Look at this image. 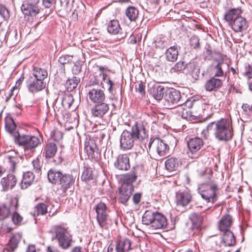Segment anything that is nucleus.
<instances>
[{
	"label": "nucleus",
	"mask_w": 252,
	"mask_h": 252,
	"mask_svg": "<svg viewBox=\"0 0 252 252\" xmlns=\"http://www.w3.org/2000/svg\"><path fill=\"white\" fill-rule=\"evenodd\" d=\"M12 220L14 224L19 225L23 220V218L17 212V210L12 211Z\"/></svg>",
	"instance_id": "nucleus-52"
},
{
	"label": "nucleus",
	"mask_w": 252,
	"mask_h": 252,
	"mask_svg": "<svg viewBox=\"0 0 252 252\" xmlns=\"http://www.w3.org/2000/svg\"><path fill=\"white\" fill-rule=\"evenodd\" d=\"M100 82L99 79H95L94 81H91V84L87 87V96L90 101L92 103L101 102L102 101H105L106 95L104 90L99 87L94 86L97 85Z\"/></svg>",
	"instance_id": "nucleus-4"
},
{
	"label": "nucleus",
	"mask_w": 252,
	"mask_h": 252,
	"mask_svg": "<svg viewBox=\"0 0 252 252\" xmlns=\"http://www.w3.org/2000/svg\"><path fill=\"white\" fill-rule=\"evenodd\" d=\"M22 236L19 233L14 234L9 240L8 243L9 251H14L17 248L19 243L21 241Z\"/></svg>",
	"instance_id": "nucleus-43"
},
{
	"label": "nucleus",
	"mask_w": 252,
	"mask_h": 252,
	"mask_svg": "<svg viewBox=\"0 0 252 252\" xmlns=\"http://www.w3.org/2000/svg\"><path fill=\"white\" fill-rule=\"evenodd\" d=\"M178 55V50L175 46L169 47L165 53L166 60L172 62H174L177 60Z\"/></svg>",
	"instance_id": "nucleus-38"
},
{
	"label": "nucleus",
	"mask_w": 252,
	"mask_h": 252,
	"mask_svg": "<svg viewBox=\"0 0 252 252\" xmlns=\"http://www.w3.org/2000/svg\"><path fill=\"white\" fill-rule=\"evenodd\" d=\"M125 15L130 22H136L138 18L139 10L133 6H129L125 10Z\"/></svg>",
	"instance_id": "nucleus-33"
},
{
	"label": "nucleus",
	"mask_w": 252,
	"mask_h": 252,
	"mask_svg": "<svg viewBox=\"0 0 252 252\" xmlns=\"http://www.w3.org/2000/svg\"><path fill=\"white\" fill-rule=\"evenodd\" d=\"M114 165L117 169L122 171H127L130 168L129 159L126 154L119 155L115 162Z\"/></svg>",
	"instance_id": "nucleus-15"
},
{
	"label": "nucleus",
	"mask_w": 252,
	"mask_h": 252,
	"mask_svg": "<svg viewBox=\"0 0 252 252\" xmlns=\"http://www.w3.org/2000/svg\"><path fill=\"white\" fill-rule=\"evenodd\" d=\"M103 67L102 66L99 67V69L101 71V73L99 74V76L96 75V76H94L95 79H99V78H102L103 80L106 82L107 85H108V90L109 93L111 94H113V86L114 85V83L111 81L110 78L108 77L107 78V76L106 74L102 72V70L103 69Z\"/></svg>",
	"instance_id": "nucleus-42"
},
{
	"label": "nucleus",
	"mask_w": 252,
	"mask_h": 252,
	"mask_svg": "<svg viewBox=\"0 0 252 252\" xmlns=\"http://www.w3.org/2000/svg\"><path fill=\"white\" fill-rule=\"evenodd\" d=\"M1 184L5 190L9 188H12L17 183V179L13 174H9L1 180Z\"/></svg>",
	"instance_id": "nucleus-26"
},
{
	"label": "nucleus",
	"mask_w": 252,
	"mask_h": 252,
	"mask_svg": "<svg viewBox=\"0 0 252 252\" xmlns=\"http://www.w3.org/2000/svg\"><path fill=\"white\" fill-rule=\"evenodd\" d=\"M131 242L128 239L118 240L115 246L116 252H128L131 249Z\"/></svg>",
	"instance_id": "nucleus-23"
},
{
	"label": "nucleus",
	"mask_w": 252,
	"mask_h": 252,
	"mask_svg": "<svg viewBox=\"0 0 252 252\" xmlns=\"http://www.w3.org/2000/svg\"><path fill=\"white\" fill-rule=\"evenodd\" d=\"M230 27L235 32H243L246 31L248 27V24L246 19L241 16L238 17L234 22L230 24Z\"/></svg>",
	"instance_id": "nucleus-18"
},
{
	"label": "nucleus",
	"mask_w": 252,
	"mask_h": 252,
	"mask_svg": "<svg viewBox=\"0 0 252 252\" xmlns=\"http://www.w3.org/2000/svg\"><path fill=\"white\" fill-rule=\"evenodd\" d=\"M186 63L184 61H179L171 68V71L175 72L178 71H181L186 68Z\"/></svg>",
	"instance_id": "nucleus-51"
},
{
	"label": "nucleus",
	"mask_w": 252,
	"mask_h": 252,
	"mask_svg": "<svg viewBox=\"0 0 252 252\" xmlns=\"http://www.w3.org/2000/svg\"><path fill=\"white\" fill-rule=\"evenodd\" d=\"M222 241L225 246H231L235 245L236 239L233 233L230 230L223 231Z\"/></svg>",
	"instance_id": "nucleus-34"
},
{
	"label": "nucleus",
	"mask_w": 252,
	"mask_h": 252,
	"mask_svg": "<svg viewBox=\"0 0 252 252\" xmlns=\"http://www.w3.org/2000/svg\"><path fill=\"white\" fill-rule=\"evenodd\" d=\"M81 64L79 63H75L72 69L73 74L76 75H79L81 72Z\"/></svg>",
	"instance_id": "nucleus-60"
},
{
	"label": "nucleus",
	"mask_w": 252,
	"mask_h": 252,
	"mask_svg": "<svg viewBox=\"0 0 252 252\" xmlns=\"http://www.w3.org/2000/svg\"><path fill=\"white\" fill-rule=\"evenodd\" d=\"M32 164L33 167V169L35 170V172L39 174L41 172V168L42 166L41 162L39 158L37 157L36 158V159L33 160L32 161Z\"/></svg>",
	"instance_id": "nucleus-53"
},
{
	"label": "nucleus",
	"mask_w": 252,
	"mask_h": 252,
	"mask_svg": "<svg viewBox=\"0 0 252 252\" xmlns=\"http://www.w3.org/2000/svg\"><path fill=\"white\" fill-rule=\"evenodd\" d=\"M181 102L176 104L177 106L175 108L174 112L177 114L179 116L182 118L187 119L188 117V111L185 108L186 106L188 108L192 107V101L188 100L186 102H183L182 100Z\"/></svg>",
	"instance_id": "nucleus-20"
},
{
	"label": "nucleus",
	"mask_w": 252,
	"mask_h": 252,
	"mask_svg": "<svg viewBox=\"0 0 252 252\" xmlns=\"http://www.w3.org/2000/svg\"><path fill=\"white\" fill-rule=\"evenodd\" d=\"M14 141L22 146L25 152L30 151L32 153L40 144V139L37 137L25 134L20 135L19 133L14 134Z\"/></svg>",
	"instance_id": "nucleus-5"
},
{
	"label": "nucleus",
	"mask_w": 252,
	"mask_h": 252,
	"mask_svg": "<svg viewBox=\"0 0 252 252\" xmlns=\"http://www.w3.org/2000/svg\"><path fill=\"white\" fill-rule=\"evenodd\" d=\"M186 68L189 72H193L196 70H198L197 63L194 61L186 63Z\"/></svg>",
	"instance_id": "nucleus-57"
},
{
	"label": "nucleus",
	"mask_w": 252,
	"mask_h": 252,
	"mask_svg": "<svg viewBox=\"0 0 252 252\" xmlns=\"http://www.w3.org/2000/svg\"><path fill=\"white\" fill-rule=\"evenodd\" d=\"M191 195L188 190H180L176 193V201L178 205L186 206L191 201Z\"/></svg>",
	"instance_id": "nucleus-16"
},
{
	"label": "nucleus",
	"mask_w": 252,
	"mask_h": 252,
	"mask_svg": "<svg viewBox=\"0 0 252 252\" xmlns=\"http://www.w3.org/2000/svg\"><path fill=\"white\" fill-rule=\"evenodd\" d=\"M243 112L246 115H251L252 114V106L247 103L243 104L242 106Z\"/></svg>",
	"instance_id": "nucleus-59"
},
{
	"label": "nucleus",
	"mask_w": 252,
	"mask_h": 252,
	"mask_svg": "<svg viewBox=\"0 0 252 252\" xmlns=\"http://www.w3.org/2000/svg\"><path fill=\"white\" fill-rule=\"evenodd\" d=\"M72 58L73 56L63 55L59 58V62L62 64H66L72 61Z\"/></svg>",
	"instance_id": "nucleus-55"
},
{
	"label": "nucleus",
	"mask_w": 252,
	"mask_h": 252,
	"mask_svg": "<svg viewBox=\"0 0 252 252\" xmlns=\"http://www.w3.org/2000/svg\"><path fill=\"white\" fill-rule=\"evenodd\" d=\"M133 191V186L126 187V185H122L119 189V201L123 204L126 203L129 199Z\"/></svg>",
	"instance_id": "nucleus-17"
},
{
	"label": "nucleus",
	"mask_w": 252,
	"mask_h": 252,
	"mask_svg": "<svg viewBox=\"0 0 252 252\" xmlns=\"http://www.w3.org/2000/svg\"><path fill=\"white\" fill-rule=\"evenodd\" d=\"M155 46L157 48L163 49L166 47V42L161 39H157L155 41Z\"/></svg>",
	"instance_id": "nucleus-61"
},
{
	"label": "nucleus",
	"mask_w": 252,
	"mask_h": 252,
	"mask_svg": "<svg viewBox=\"0 0 252 252\" xmlns=\"http://www.w3.org/2000/svg\"><path fill=\"white\" fill-rule=\"evenodd\" d=\"M181 165L180 160L178 158L171 157L165 162L166 169L170 172L177 171Z\"/></svg>",
	"instance_id": "nucleus-25"
},
{
	"label": "nucleus",
	"mask_w": 252,
	"mask_h": 252,
	"mask_svg": "<svg viewBox=\"0 0 252 252\" xmlns=\"http://www.w3.org/2000/svg\"><path fill=\"white\" fill-rule=\"evenodd\" d=\"M225 67L228 68V64L223 62H218L212 69L213 74H214L213 77L216 78L223 76L224 72L222 69Z\"/></svg>",
	"instance_id": "nucleus-37"
},
{
	"label": "nucleus",
	"mask_w": 252,
	"mask_h": 252,
	"mask_svg": "<svg viewBox=\"0 0 252 252\" xmlns=\"http://www.w3.org/2000/svg\"><path fill=\"white\" fill-rule=\"evenodd\" d=\"M17 159H18L15 157H8L9 163L11 168L13 171L14 170V169L16 167Z\"/></svg>",
	"instance_id": "nucleus-62"
},
{
	"label": "nucleus",
	"mask_w": 252,
	"mask_h": 252,
	"mask_svg": "<svg viewBox=\"0 0 252 252\" xmlns=\"http://www.w3.org/2000/svg\"><path fill=\"white\" fill-rule=\"evenodd\" d=\"M156 213L157 212H154L152 210L146 211L142 217V223L147 225L150 224L152 225Z\"/></svg>",
	"instance_id": "nucleus-41"
},
{
	"label": "nucleus",
	"mask_w": 252,
	"mask_h": 252,
	"mask_svg": "<svg viewBox=\"0 0 252 252\" xmlns=\"http://www.w3.org/2000/svg\"><path fill=\"white\" fill-rule=\"evenodd\" d=\"M232 219L229 215H224L220 221L219 229L220 231L230 230L229 228L231 225Z\"/></svg>",
	"instance_id": "nucleus-30"
},
{
	"label": "nucleus",
	"mask_w": 252,
	"mask_h": 252,
	"mask_svg": "<svg viewBox=\"0 0 252 252\" xmlns=\"http://www.w3.org/2000/svg\"><path fill=\"white\" fill-rule=\"evenodd\" d=\"M80 81V78L76 76L68 79L65 83V87L67 91L71 92L73 91L76 88Z\"/></svg>",
	"instance_id": "nucleus-44"
},
{
	"label": "nucleus",
	"mask_w": 252,
	"mask_h": 252,
	"mask_svg": "<svg viewBox=\"0 0 252 252\" xmlns=\"http://www.w3.org/2000/svg\"><path fill=\"white\" fill-rule=\"evenodd\" d=\"M146 124L143 122H136L131 127V131L125 130L120 139V147L124 150L130 149L135 140L143 141L148 136Z\"/></svg>",
	"instance_id": "nucleus-1"
},
{
	"label": "nucleus",
	"mask_w": 252,
	"mask_h": 252,
	"mask_svg": "<svg viewBox=\"0 0 252 252\" xmlns=\"http://www.w3.org/2000/svg\"><path fill=\"white\" fill-rule=\"evenodd\" d=\"M21 10L25 15L35 16L39 12V9L37 5H29L23 4L21 6Z\"/></svg>",
	"instance_id": "nucleus-28"
},
{
	"label": "nucleus",
	"mask_w": 252,
	"mask_h": 252,
	"mask_svg": "<svg viewBox=\"0 0 252 252\" xmlns=\"http://www.w3.org/2000/svg\"><path fill=\"white\" fill-rule=\"evenodd\" d=\"M73 101L74 99L71 94H68L64 95L62 101V107L65 109L69 108Z\"/></svg>",
	"instance_id": "nucleus-45"
},
{
	"label": "nucleus",
	"mask_w": 252,
	"mask_h": 252,
	"mask_svg": "<svg viewBox=\"0 0 252 252\" xmlns=\"http://www.w3.org/2000/svg\"><path fill=\"white\" fill-rule=\"evenodd\" d=\"M5 127L7 131L12 134L14 138V134L19 133L16 129V125L13 118L10 116H7L5 118Z\"/></svg>",
	"instance_id": "nucleus-29"
},
{
	"label": "nucleus",
	"mask_w": 252,
	"mask_h": 252,
	"mask_svg": "<svg viewBox=\"0 0 252 252\" xmlns=\"http://www.w3.org/2000/svg\"><path fill=\"white\" fill-rule=\"evenodd\" d=\"M48 205L44 203L38 204L34 208V215H44L47 213Z\"/></svg>",
	"instance_id": "nucleus-46"
},
{
	"label": "nucleus",
	"mask_w": 252,
	"mask_h": 252,
	"mask_svg": "<svg viewBox=\"0 0 252 252\" xmlns=\"http://www.w3.org/2000/svg\"><path fill=\"white\" fill-rule=\"evenodd\" d=\"M203 146L204 142L201 138L198 137L189 138L187 142V155L192 159L198 158L202 155Z\"/></svg>",
	"instance_id": "nucleus-6"
},
{
	"label": "nucleus",
	"mask_w": 252,
	"mask_h": 252,
	"mask_svg": "<svg viewBox=\"0 0 252 252\" xmlns=\"http://www.w3.org/2000/svg\"><path fill=\"white\" fill-rule=\"evenodd\" d=\"M96 219L100 227L102 228L107 227V221L108 218L107 207L103 202L99 203L95 207Z\"/></svg>",
	"instance_id": "nucleus-10"
},
{
	"label": "nucleus",
	"mask_w": 252,
	"mask_h": 252,
	"mask_svg": "<svg viewBox=\"0 0 252 252\" xmlns=\"http://www.w3.org/2000/svg\"><path fill=\"white\" fill-rule=\"evenodd\" d=\"M81 180L87 182L93 179V171L91 168H85L81 177Z\"/></svg>",
	"instance_id": "nucleus-49"
},
{
	"label": "nucleus",
	"mask_w": 252,
	"mask_h": 252,
	"mask_svg": "<svg viewBox=\"0 0 252 252\" xmlns=\"http://www.w3.org/2000/svg\"><path fill=\"white\" fill-rule=\"evenodd\" d=\"M154 220L151 225L153 229H158L165 228L167 226L166 218L162 214L157 212Z\"/></svg>",
	"instance_id": "nucleus-21"
},
{
	"label": "nucleus",
	"mask_w": 252,
	"mask_h": 252,
	"mask_svg": "<svg viewBox=\"0 0 252 252\" xmlns=\"http://www.w3.org/2000/svg\"><path fill=\"white\" fill-rule=\"evenodd\" d=\"M75 180V178L71 174H63L59 184L61 186V190H62L60 194L63 196L65 195L67 190L74 185Z\"/></svg>",
	"instance_id": "nucleus-13"
},
{
	"label": "nucleus",
	"mask_w": 252,
	"mask_h": 252,
	"mask_svg": "<svg viewBox=\"0 0 252 252\" xmlns=\"http://www.w3.org/2000/svg\"><path fill=\"white\" fill-rule=\"evenodd\" d=\"M18 202V197H13L0 205V221L8 218L12 211L17 210L19 206Z\"/></svg>",
	"instance_id": "nucleus-8"
},
{
	"label": "nucleus",
	"mask_w": 252,
	"mask_h": 252,
	"mask_svg": "<svg viewBox=\"0 0 252 252\" xmlns=\"http://www.w3.org/2000/svg\"><path fill=\"white\" fill-rule=\"evenodd\" d=\"M105 101L101 102L94 103L90 110L91 116L94 118L102 119L107 113L109 110V104L105 103Z\"/></svg>",
	"instance_id": "nucleus-12"
},
{
	"label": "nucleus",
	"mask_w": 252,
	"mask_h": 252,
	"mask_svg": "<svg viewBox=\"0 0 252 252\" xmlns=\"http://www.w3.org/2000/svg\"><path fill=\"white\" fill-rule=\"evenodd\" d=\"M137 179V176L134 174H127L123 177L124 184L122 185L126 186H133L132 184Z\"/></svg>",
	"instance_id": "nucleus-47"
},
{
	"label": "nucleus",
	"mask_w": 252,
	"mask_h": 252,
	"mask_svg": "<svg viewBox=\"0 0 252 252\" xmlns=\"http://www.w3.org/2000/svg\"><path fill=\"white\" fill-rule=\"evenodd\" d=\"M48 76V72L45 69L35 67L32 70V75L31 77H34L36 79H41L44 81Z\"/></svg>",
	"instance_id": "nucleus-40"
},
{
	"label": "nucleus",
	"mask_w": 252,
	"mask_h": 252,
	"mask_svg": "<svg viewBox=\"0 0 252 252\" xmlns=\"http://www.w3.org/2000/svg\"><path fill=\"white\" fill-rule=\"evenodd\" d=\"M63 173L59 171L50 169L48 172V179L53 184L59 185Z\"/></svg>",
	"instance_id": "nucleus-32"
},
{
	"label": "nucleus",
	"mask_w": 252,
	"mask_h": 252,
	"mask_svg": "<svg viewBox=\"0 0 252 252\" xmlns=\"http://www.w3.org/2000/svg\"><path fill=\"white\" fill-rule=\"evenodd\" d=\"M199 38L196 35L192 36L189 40L190 46L195 50H199L200 48Z\"/></svg>",
	"instance_id": "nucleus-50"
},
{
	"label": "nucleus",
	"mask_w": 252,
	"mask_h": 252,
	"mask_svg": "<svg viewBox=\"0 0 252 252\" xmlns=\"http://www.w3.org/2000/svg\"><path fill=\"white\" fill-rule=\"evenodd\" d=\"M57 152V146L54 142L48 143L44 147L43 154L46 158L53 157Z\"/></svg>",
	"instance_id": "nucleus-31"
},
{
	"label": "nucleus",
	"mask_w": 252,
	"mask_h": 252,
	"mask_svg": "<svg viewBox=\"0 0 252 252\" xmlns=\"http://www.w3.org/2000/svg\"><path fill=\"white\" fill-rule=\"evenodd\" d=\"M54 231L59 246L63 249L68 248L71 246L72 237L67 228L58 225L54 228Z\"/></svg>",
	"instance_id": "nucleus-7"
},
{
	"label": "nucleus",
	"mask_w": 252,
	"mask_h": 252,
	"mask_svg": "<svg viewBox=\"0 0 252 252\" xmlns=\"http://www.w3.org/2000/svg\"><path fill=\"white\" fill-rule=\"evenodd\" d=\"M164 99L167 106L170 108L182 101L180 92L174 88H170L167 91Z\"/></svg>",
	"instance_id": "nucleus-11"
},
{
	"label": "nucleus",
	"mask_w": 252,
	"mask_h": 252,
	"mask_svg": "<svg viewBox=\"0 0 252 252\" xmlns=\"http://www.w3.org/2000/svg\"><path fill=\"white\" fill-rule=\"evenodd\" d=\"M142 196V193H135L132 197V200L135 204H138L140 202Z\"/></svg>",
	"instance_id": "nucleus-63"
},
{
	"label": "nucleus",
	"mask_w": 252,
	"mask_h": 252,
	"mask_svg": "<svg viewBox=\"0 0 252 252\" xmlns=\"http://www.w3.org/2000/svg\"><path fill=\"white\" fill-rule=\"evenodd\" d=\"M148 148L150 151L151 150L156 151L160 157L167 156L169 154V147L163 140L159 138H151L148 144Z\"/></svg>",
	"instance_id": "nucleus-9"
},
{
	"label": "nucleus",
	"mask_w": 252,
	"mask_h": 252,
	"mask_svg": "<svg viewBox=\"0 0 252 252\" xmlns=\"http://www.w3.org/2000/svg\"><path fill=\"white\" fill-rule=\"evenodd\" d=\"M46 83L41 79H36L34 77H30L27 81V87L29 91L32 93L38 92L45 88Z\"/></svg>",
	"instance_id": "nucleus-14"
},
{
	"label": "nucleus",
	"mask_w": 252,
	"mask_h": 252,
	"mask_svg": "<svg viewBox=\"0 0 252 252\" xmlns=\"http://www.w3.org/2000/svg\"><path fill=\"white\" fill-rule=\"evenodd\" d=\"M135 88L136 91L140 93L142 96L145 95V86L144 83L141 81L139 83H138L137 84L135 85Z\"/></svg>",
	"instance_id": "nucleus-56"
},
{
	"label": "nucleus",
	"mask_w": 252,
	"mask_h": 252,
	"mask_svg": "<svg viewBox=\"0 0 252 252\" xmlns=\"http://www.w3.org/2000/svg\"><path fill=\"white\" fill-rule=\"evenodd\" d=\"M242 11L239 8H230L227 10L223 15V19L229 23V26L230 24L234 22L238 17L241 16Z\"/></svg>",
	"instance_id": "nucleus-22"
},
{
	"label": "nucleus",
	"mask_w": 252,
	"mask_h": 252,
	"mask_svg": "<svg viewBox=\"0 0 252 252\" xmlns=\"http://www.w3.org/2000/svg\"><path fill=\"white\" fill-rule=\"evenodd\" d=\"M84 150L88 158H93L94 152L97 150L94 140L92 139H87L85 142Z\"/></svg>",
	"instance_id": "nucleus-27"
},
{
	"label": "nucleus",
	"mask_w": 252,
	"mask_h": 252,
	"mask_svg": "<svg viewBox=\"0 0 252 252\" xmlns=\"http://www.w3.org/2000/svg\"><path fill=\"white\" fill-rule=\"evenodd\" d=\"M222 82L221 79L212 77L206 82L204 88L207 92L216 91L222 86Z\"/></svg>",
	"instance_id": "nucleus-19"
},
{
	"label": "nucleus",
	"mask_w": 252,
	"mask_h": 252,
	"mask_svg": "<svg viewBox=\"0 0 252 252\" xmlns=\"http://www.w3.org/2000/svg\"><path fill=\"white\" fill-rule=\"evenodd\" d=\"M34 176L31 172L28 171L23 174V179L21 184L22 189H26L33 182Z\"/></svg>",
	"instance_id": "nucleus-36"
},
{
	"label": "nucleus",
	"mask_w": 252,
	"mask_h": 252,
	"mask_svg": "<svg viewBox=\"0 0 252 252\" xmlns=\"http://www.w3.org/2000/svg\"><path fill=\"white\" fill-rule=\"evenodd\" d=\"M207 129L208 131H213L215 138L221 141H228L233 135L231 124L229 120L225 118L209 123Z\"/></svg>",
	"instance_id": "nucleus-2"
},
{
	"label": "nucleus",
	"mask_w": 252,
	"mask_h": 252,
	"mask_svg": "<svg viewBox=\"0 0 252 252\" xmlns=\"http://www.w3.org/2000/svg\"><path fill=\"white\" fill-rule=\"evenodd\" d=\"M198 176L200 178H203L204 176H206L208 182L213 181L211 179L212 171L208 168H205L198 171Z\"/></svg>",
	"instance_id": "nucleus-48"
},
{
	"label": "nucleus",
	"mask_w": 252,
	"mask_h": 252,
	"mask_svg": "<svg viewBox=\"0 0 252 252\" xmlns=\"http://www.w3.org/2000/svg\"><path fill=\"white\" fill-rule=\"evenodd\" d=\"M108 32L112 34H117L122 31L119 22L117 20H111L107 25Z\"/></svg>",
	"instance_id": "nucleus-35"
},
{
	"label": "nucleus",
	"mask_w": 252,
	"mask_h": 252,
	"mask_svg": "<svg viewBox=\"0 0 252 252\" xmlns=\"http://www.w3.org/2000/svg\"><path fill=\"white\" fill-rule=\"evenodd\" d=\"M164 89L163 86L156 84L149 89V92L156 99L160 100L163 97Z\"/></svg>",
	"instance_id": "nucleus-24"
},
{
	"label": "nucleus",
	"mask_w": 252,
	"mask_h": 252,
	"mask_svg": "<svg viewBox=\"0 0 252 252\" xmlns=\"http://www.w3.org/2000/svg\"><path fill=\"white\" fill-rule=\"evenodd\" d=\"M0 15L4 20H7L9 18V11L4 5L0 4Z\"/></svg>",
	"instance_id": "nucleus-54"
},
{
	"label": "nucleus",
	"mask_w": 252,
	"mask_h": 252,
	"mask_svg": "<svg viewBox=\"0 0 252 252\" xmlns=\"http://www.w3.org/2000/svg\"><path fill=\"white\" fill-rule=\"evenodd\" d=\"M219 190L218 185L215 181H210L206 184H200L197 188L198 192L201 197L206 202L212 204L217 200Z\"/></svg>",
	"instance_id": "nucleus-3"
},
{
	"label": "nucleus",
	"mask_w": 252,
	"mask_h": 252,
	"mask_svg": "<svg viewBox=\"0 0 252 252\" xmlns=\"http://www.w3.org/2000/svg\"><path fill=\"white\" fill-rule=\"evenodd\" d=\"M189 219L192 223L193 229H199L202 223L203 218L197 213H193L189 216Z\"/></svg>",
	"instance_id": "nucleus-39"
},
{
	"label": "nucleus",
	"mask_w": 252,
	"mask_h": 252,
	"mask_svg": "<svg viewBox=\"0 0 252 252\" xmlns=\"http://www.w3.org/2000/svg\"><path fill=\"white\" fill-rule=\"evenodd\" d=\"M246 75L248 78H252V63L246 67Z\"/></svg>",
	"instance_id": "nucleus-64"
},
{
	"label": "nucleus",
	"mask_w": 252,
	"mask_h": 252,
	"mask_svg": "<svg viewBox=\"0 0 252 252\" xmlns=\"http://www.w3.org/2000/svg\"><path fill=\"white\" fill-rule=\"evenodd\" d=\"M58 101V98H56L53 102V108H54L55 115H58L60 114H62L63 113V108L62 107H58L57 106Z\"/></svg>",
	"instance_id": "nucleus-58"
}]
</instances>
